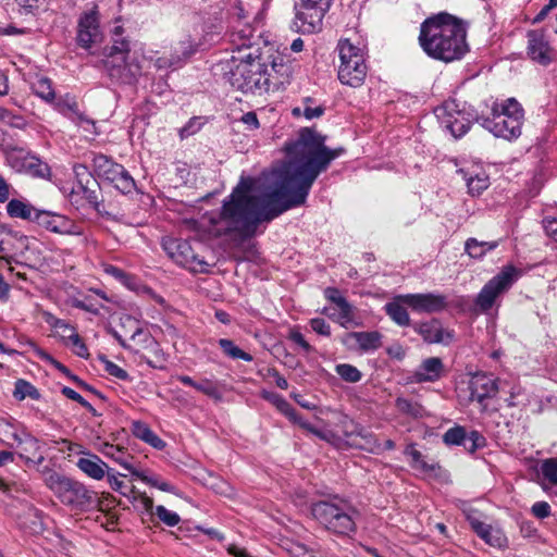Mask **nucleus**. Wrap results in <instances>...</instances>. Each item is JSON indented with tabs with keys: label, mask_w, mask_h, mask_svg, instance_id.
I'll use <instances>...</instances> for the list:
<instances>
[{
	"label": "nucleus",
	"mask_w": 557,
	"mask_h": 557,
	"mask_svg": "<svg viewBox=\"0 0 557 557\" xmlns=\"http://www.w3.org/2000/svg\"><path fill=\"white\" fill-rule=\"evenodd\" d=\"M324 141V136L302 128L296 140L286 144L287 160L271 172L270 186L264 187L261 180L242 176L220 211L206 212L198 221L186 220L185 227L201 239L248 237L259 223L304 205L318 176L344 152L342 148L330 149Z\"/></svg>",
	"instance_id": "f257e3e1"
},
{
	"label": "nucleus",
	"mask_w": 557,
	"mask_h": 557,
	"mask_svg": "<svg viewBox=\"0 0 557 557\" xmlns=\"http://www.w3.org/2000/svg\"><path fill=\"white\" fill-rule=\"evenodd\" d=\"M467 23L447 12L428 17L420 26L419 45L432 59L450 63L469 51Z\"/></svg>",
	"instance_id": "f03ea898"
},
{
	"label": "nucleus",
	"mask_w": 557,
	"mask_h": 557,
	"mask_svg": "<svg viewBox=\"0 0 557 557\" xmlns=\"http://www.w3.org/2000/svg\"><path fill=\"white\" fill-rule=\"evenodd\" d=\"M311 515L329 532L350 535L356 531V519L359 512L349 500L334 496L313 503Z\"/></svg>",
	"instance_id": "7ed1b4c3"
},
{
	"label": "nucleus",
	"mask_w": 557,
	"mask_h": 557,
	"mask_svg": "<svg viewBox=\"0 0 557 557\" xmlns=\"http://www.w3.org/2000/svg\"><path fill=\"white\" fill-rule=\"evenodd\" d=\"M523 120L521 104L515 98H508L495 101L491 114L481 119V125L496 137L513 140L521 135Z\"/></svg>",
	"instance_id": "20e7f679"
},
{
	"label": "nucleus",
	"mask_w": 557,
	"mask_h": 557,
	"mask_svg": "<svg viewBox=\"0 0 557 557\" xmlns=\"http://www.w3.org/2000/svg\"><path fill=\"white\" fill-rule=\"evenodd\" d=\"M258 49L240 57H233L235 63L230 71L231 85L245 94L263 95L269 92V83L264 77L263 62Z\"/></svg>",
	"instance_id": "39448f33"
},
{
	"label": "nucleus",
	"mask_w": 557,
	"mask_h": 557,
	"mask_svg": "<svg viewBox=\"0 0 557 557\" xmlns=\"http://www.w3.org/2000/svg\"><path fill=\"white\" fill-rule=\"evenodd\" d=\"M45 483L57 498L71 509L86 510L95 503V492L87 488L84 483L55 471H49L45 475Z\"/></svg>",
	"instance_id": "423d86ee"
},
{
	"label": "nucleus",
	"mask_w": 557,
	"mask_h": 557,
	"mask_svg": "<svg viewBox=\"0 0 557 557\" xmlns=\"http://www.w3.org/2000/svg\"><path fill=\"white\" fill-rule=\"evenodd\" d=\"M338 79L350 87L361 86L368 73L363 48L354 45L350 39H343L338 44Z\"/></svg>",
	"instance_id": "0eeeda50"
},
{
	"label": "nucleus",
	"mask_w": 557,
	"mask_h": 557,
	"mask_svg": "<svg viewBox=\"0 0 557 557\" xmlns=\"http://www.w3.org/2000/svg\"><path fill=\"white\" fill-rule=\"evenodd\" d=\"M333 0H293L294 18L290 27L302 35L317 34Z\"/></svg>",
	"instance_id": "6e6552de"
},
{
	"label": "nucleus",
	"mask_w": 557,
	"mask_h": 557,
	"mask_svg": "<svg viewBox=\"0 0 557 557\" xmlns=\"http://www.w3.org/2000/svg\"><path fill=\"white\" fill-rule=\"evenodd\" d=\"M521 275L522 271L512 264L503 267L499 273L482 287L475 298V306L483 312L488 311L498 297L507 293Z\"/></svg>",
	"instance_id": "1a4fd4ad"
},
{
	"label": "nucleus",
	"mask_w": 557,
	"mask_h": 557,
	"mask_svg": "<svg viewBox=\"0 0 557 557\" xmlns=\"http://www.w3.org/2000/svg\"><path fill=\"white\" fill-rule=\"evenodd\" d=\"M441 126L455 138L463 136L470 128L474 115L467 110L466 103L456 99L446 100L434 111Z\"/></svg>",
	"instance_id": "9d476101"
},
{
	"label": "nucleus",
	"mask_w": 557,
	"mask_h": 557,
	"mask_svg": "<svg viewBox=\"0 0 557 557\" xmlns=\"http://www.w3.org/2000/svg\"><path fill=\"white\" fill-rule=\"evenodd\" d=\"M262 397L274 405L277 410L285 414L293 423L299 425L307 434L327 443H334L336 436L332 431L318 428L307 420H304L301 417H298L290 405L277 393L263 389Z\"/></svg>",
	"instance_id": "9b49d317"
},
{
	"label": "nucleus",
	"mask_w": 557,
	"mask_h": 557,
	"mask_svg": "<svg viewBox=\"0 0 557 557\" xmlns=\"http://www.w3.org/2000/svg\"><path fill=\"white\" fill-rule=\"evenodd\" d=\"M94 162L99 175L111 182L122 194H131L135 190V181L123 165L103 154L96 156Z\"/></svg>",
	"instance_id": "f8f14e48"
},
{
	"label": "nucleus",
	"mask_w": 557,
	"mask_h": 557,
	"mask_svg": "<svg viewBox=\"0 0 557 557\" xmlns=\"http://www.w3.org/2000/svg\"><path fill=\"white\" fill-rule=\"evenodd\" d=\"M7 162L18 173L39 178H48L50 176L49 165L35 154L22 148L10 149L7 152Z\"/></svg>",
	"instance_id": "ddd939ff"
},
{
	"label": "nucleus",
	"mask_w": 557,
	"mask_h": 557,
	"mask_svg": "<svg viewBox=\"0 0 557 557\" xmlns=\"http://www.w3.org/2000/svg\"><path fill=\"white\" fill-rule=\"evenodd\" d=\"M101 38L98 5L92 3L77 21L76 40L79 47L89 49Z\"/></svg>",
	"instance_id": "4468645a"
},
{
	"label": "nucleus",
	"mask_w": 557,
	"mask_h": 557,
	"mask_svg": "<svg viewBox=\"0 0 557 557\" xmlns=\"http://www.w3.org/2000/svg\"><path fill=\"white\" fill-rule=\"evenodd\" d=\"M163 248L171 259L184 268H189L196 271L198 269L202 270V267L207 265V262L199 259L195 253L188 240L169 238L164 240Z\"/></svg>",
	"instance_id": "2eb2a0df"
},
{
	"label": "nucleus",
	"mask_w": 557,
	"mask_h": 557,
	"mask_svg": "<svg viewBox=\"0 0 557 557\" xmlns=\"http://www.w3.org/2000/svg\"><path fill=\"white\" fill-rule=\"evenodd\" d=\"M325 298L335 305L333 312H329L330 309L325 308L324 312L329 317L341 324L343 327H350L356 325L355 322V308L350 305L347 299L342 296L341 292L335 287H327L324 290Z\"/></svg>",
	"instance_id": "dca6fc26"
},
{
	"label": "nucleus",
	"mask_w": 557,
	"mask_h": 557,
	"mask_svg": "<svg viewBox=\"0 0 557 557\" xmlns=\"http://www.w3.org/2000/svg\"><path fill=\"white\" fill-rule=\"evenodd\" d=\"M39 226L61 235H82V227L65 215L50 211H39L35 221Z\"/></svg>",
	"instance_id": "f3484780"
},
{
	"label": "nucleus",
	"mask_w": 557,
	"mask_h": 557,
	"mask_svg": "<svg viewBox=\"0 0 557 557\" xmlns=\"http://www.w3.org/2000/svg\"><path fill=\"white\" fill-rule=\"evenodd\" d=\"M399 299L417 312H438L447 306L446 297L434 293L406 294L400 295Z\"/></svg>",
	"instance_id": "a211bd4d"
},
{
	"label": "nucleus",
	"mask_w": 557,
	"mask_h": 557,
	"mask_svg": "<svg viewBox=\"0 0 557 557\" xmlns=\"http://www.w3.org/2000/svg\"><path fill=\"white\" fill-rule=\"evenodd\" d=\"M529 58L542 65H548L555 58V50L546 35L540 30H530L527 35Z\"/></svg>",
	"instance_id": "6ab92c4d"
},
{
	"label": "nucleus",
	"mask_w": 557,
	"mask_h": 557,
	"mask_svg": "<svg viewBox=\"0 0 557 557\" xmlns=\"http://www.w3.org/2000/svg\"><path fill=\"white\" fill-rule=\"evenodd\" d=\"M345 436L347 444L351 447L371 454H381L383 451L382 444L377 441L376 436L364 426L355 425L351 431L345 433Z\"/></svg>",
	"instance_id": "aec40b11"
},
{
	"label": "nucleus",
	"mask_w": 557,
	"mask_h": 557,
	"mask_svg": "<svg viewBox=\"0 0 557 557\" xmlns=\"http://www.w3.org/2000/svg\"><path fill=\"white\" fill-rule=\"evenodd\" d=\"M263 71L269 83V92L287 84L292 76V66L285 62L283 57H275L270 64L263 62Z\"/></svg>",
	"instance_id": "412c9836"
},
{
	"label": "nucleus",
	"mask_w": 557,
	"mask_h": 557,
	"mask_svg": "<svg viewBox=\"0 0 557 557\" xmlns=\"http://www.w3.org/2000/svg\"><path fill=\"white\" fill-rule=\"evenodd\" d=\"M76 467L88 478L100 481L106 478L110 467L96 454L84 453V456L78 458Z\"/></svg>",
	"instance_id": "4be33fe9"
},
{
	"label": "nucleus",
	"mask_w": 557,
	"mask_h": 557,
	"mask_svg": "<svg viewBox=\"0 0 557 557\" xmlns=\"http://www.w3.org/2000/svg\"><path fill=\"white\" fill-rule=\"evenodd\" d=\"M58 110L67 115L76 125L83 128L85 132L89 134H98L96 122L84 113L79 112L78 106L75 101L72 102H58Z\"/></svg>",
	"instance_id": "5701e85b"
},
{
	"label": "nucleus",
	"mask_w": 557,
	"mask_h": 557,
	"mask_svg": "<svg viewBox=\"0 0 557 557\" xmlns=\"http://www.w3.org/2000/svg\"><path fill=\"white\" fill-rule=\"evenodd\" d=\"M255 27L248 22L234 21L231 32V41L240 52L242 49H251L255 38Z\"/></svg>",
	"instance_id": "b1692460"
},
{
	"label": "nucleus",
	"mask_w": 557,
	"mask_h": 557,
	"mask_svg": "<svg viewBox=\"0 0 557 557\" xmlns=\"http://www.w3.org/2000/svg\"><path fill=\"white\" fill-rule=\"evenodd\" d=\"M131 432L136 438L145 442L156 449H163L166 445L165 442L161 440L144 421H132Z\"/></svg>",
	"instance_id": "393cba45"
},
{
	"label": "nucleus",
	"mask_w": 557,
	"mask_h": 557,
	"mask_svg": "<svg viewBox=\"0 0 557 557\" xmlns=\"http://www.w3.org/2000/svg\"><path fill=\"white\" fill-rule=\"evenodd\" d=\"M459 173L466 181L471 195H480L490 185L488 176L483 171H469L461 169Z\"/></svg>",
	"instance_id": "a878e982"
},
{
	"label": "nucleus",
	"mask_w": 557,
	"mask_h": 557,
	"mask_svg": "<svg viewBox=\"0 0 557 557\" xmlns=\"http://www.w3.org/2000/svg\"><path fill=\"white\" fill-rule=\"evenodd\" d=\"M39 211L40 210L33 207L30 203L18 199H12L7 205V213L11 218H18L22 220L35 222Z\"/></svg>",
	"instance_id": "bb28decb"
},
{
	"label": "nucleus",
	"mask_w": 557,
	"mask_h": 557,
	"mask_svg": "<svg viewBox=\"0 0 557 557\" xmlns=\"http://www.w3.org/2000/svg\"><path fill=\"white\" fill-rule=\"evenodd\" d=\"M404 454L407 457L411 458L410 467L414 470H418L424 474H432L435 473L437 470L441 469L440 465L436 462L429 463L424 460L423 455L416 449L414 444H409L405 450Z\"/></svg>",
	"instance_id": "cd10ccee"
},
{
	"label": "nucleus",
	"mask_w": 557,
	"mask_h": 557,
	"mask_svg": "<svg viewBox=\"0 0 557 557\" xmlns=\"http://www.w3.org/2000/svg\"><path fill=\"white\" fill-rule=\"evenodd\" d=\"M101 453L106 457L119 463L125 470L129 471L131 474H133L134 470L136 469L132 463L133 456L129 455L123 447L113 444H104Z\"/></svg>",
	"instance_id": "c85d7f7f"
},
{
	"label": "nucleus",
	"mask_w": 557,
	"mask_h": 557,
	"mask_svg": "<svg viewBox=\"0 0 557 557\" xmlns=\"http://www.w3.org/2000/svg\"><path fill=\"white\" fill-rule=\"evenodd\" d=\"M30 87L33 92L46 102L54 100L55 94L48 77L36 74L30 78Z\"/></svg>",
	"instance_id": "c756f323"
},
{
	"label": "nucleus",
	"mask_w": 557,
	"mask_h": 557,
	"mask_svg": "<svg viewBox=\"0 0 557 557\" xmlns=\"http://www.w3.org/2000/svg\"><path fill=\"white\" fill-rule=\"evenodd\" d=\"M405 305L398 296L394 301L387 302L384 306L386 314L399 326L410 325V318Z\"/></svg>",
	"instance_id": "7c9ffc66"
},
{
	"label": "nucleus",
	"mask_w": 557,
	"mask_h": 557,
	"mask_svg": "<svg viewBox=\"0 0 557 557\" xmlns=\"http://www.w3.org/2000/svg\"><path fill=\"white\" fill-rule=\"evenodd\" d=\"M443 363L440 358L432 357L423 361L418 372L421 381H437L441 379Z\"/></svg>",
	"instance_id": "2f4dec72"
},
{
	"label": "nucleus",
	"mask_w": 557,
	"mask_h": 557,
	"mask_svg": "<svg viewBox=\"0 0 557 557\" xmlns=\"http://www.w3.org/2000/svg\"><path fill=\"white\" fill-rule=\"evenodd\" d=\"M363 351L376 350L381 347L382 335L379 332H354L350 334Z\"/></svg>",
	"instance_id": "473e14b6"
},
{
	"label": "nucleus",
	"mask_w": 557,
	"mask_h": 557,
	"mask_svg": "<svg viewBox=\"0 0 557 557\" xmlns=\"http://www.w3.org/2000/svg\"><path fill=\"white\" fill-rule=\"evenodd\" d=\"M122 60L124 61V67L122 71H117L116 73L112 72V76H117L122 82L132 84L136 82V79L141 74V65L135 60H127V54H121Z\"/></svg>",
	"instance_id": "72a5a7b5"
},
{
	"label": "nucleus",
	"mask_w": 557,
	"mask_h": 557,
	"mask_svg": "<svg viewBox=\"0 0 557 557\" xmlns=\"http://www.w3.org/2000/svg\"><path fill=\"white\" fill-rule=\"evenodd\" d=\"M416 330L428 343H441L443 341V330L437 320L421 323L417 325Z\"/></svg>",
	"instance_id": "f704fd0d"
},
{
	"label": "nucleus",
	"mask_w": 557,
	"mask_h": 557,
	"mask_svg": "<svg viewBox=\"0 0 557 557\" xmlns=\"http://www.w3.org/2000/svg\"><path fill=\"white\" fill-rule=\"evenodd\" d=\"M218 344L224 356L228 357L230 359L244 360L247 362L252 360V356L250 354L244 351L231 339L220 338Z\"/></svg>",
	"instance_id": "c9c22d12"
},
{
	"label": "nucleus",
	"mask_w": 557,
	"mask_h": 557,
	"mask_svg": "<svg viewBox=\"0 0 557 557\" xmlns=\"http://www.w3.org/2000/svg\"><path fill=\"white\" fill-rule=\"evenodd\" d=\"M21 451L18 453L20 457L25 459L26 462H35V458L37 457V461L41 462L44 457L38 454L39 445L38 441L34 437H26L23 442L20 443Z\"/></svg>",
	"instance_id": "e433bc0d"
},
{
	"label": "nucleus",
	"mask_w": 557,
	"mask_h": 557,
	"mask_svg": "<svg viewBox=\"0 0 557 557\" xmlns=\"http://www.w3.org/2000/svg\"><path fill=\"white\" fill-rule=\"evenodd\" d=\"M132 475L162 492L174 493L175 487L171 485L169 482L161 480L158 475H150L147 472L138 469H135Z\"/></svg>",
	"instance_id": "4c0bfd02"
},
{
	"label": "nucleus",
	"mask_w": 557,
	"mask_h": 557,
	"mask_svg": "<svg viewBox=\"0 0 557 557\" xmlns=\"http://www.w3.org/2000/svg\"><path fill=\"white\" fill-rule=\"evenodd\" d=\"M396 408L399 412L412 418H421L425 414V410L421 404L405 397H398L396 399Z\"/></svg>",
	"instance_id": "58836bf2"
},
{
	"label": "nucleus",
	"mask_w": 557,
	"mask_h": 557,
	"mask_svg": "<svg viewBox=\"0 0 557 557\" xmlns=\"http://www.w3.org/2000/svg\"><path fill=\"white\" fill-rule=\"evenodd\" d=\"M103 271L104 273L114 277L116 281H119L121 284H123L129 289H134L137 287V280L134 275L126 273L125 271L113 264H103Z\"/></svg>",
	"instance_id": "ea45409f"
},
{
	"label": "nucleus",
	"mask_w": 557,
	"mask_h": 557,
	"mask_svg": "<svg viewBox=\"0 0 557 557\" xmlns=\"http://www.w3.org/2000/svg\"><path fill=\"white\" fill-rule=\"evenodd\" d=\"M198 44L195 42L189 36L182 39L173 47V54L181 57V66L197 51Z\"/></svg>",
	"instance_id": "a19ab883"
},
{
	"label": "nucleus",
	"mask_w": 557,
	"mask_h": 557,
	"mask_svg": "<svg viewBox=\"0 0 557 557\" xmlns=\"http://www.w3.org/2000/svg\"><path fill=\"white\" fill-rule=\"evenodd\" d=\"M124 29L122 26L117 25L112 29V40L113 45L111 47L110 55L113 58L115 54H128L129 52V41L122 37Z\"/></svg>",
	"instance_id": "79ce46f5"
},
{
	"label": "nucleus",
	"mask_w": 557,
	"mask_h": 557,
	"mask_svg": "<svg viewBox=\"0 0 557 557\" xmlns=\"http://www.w3.org/2000/svg\"><path fill=\"white\" fill-rule=\"evenodd\" d=\"M99 368L104 371L108 375L125 381L128 379L127 372L119 364L109 360L106 356H100L98 359Z\"/></svg>",
	"instance_id": "37998d69"
},
{
	"label": "nucleus",
	"mask_w": 557,
	"mask_h": 557,
	"mask_svg": "<svg viewBox=\"0 0 557 557\" xmlns=\"http://www.w3.org/2000/svg\"><path fill=\"white\" fill-rule=\"evenodd\" d=\"M466 429L460 425L448 429L443 435V442L448 446L463 445L466 447Z\"/></svg>",
	"instance_id": "c03bdc74"
},
{
	"label": "nucleus",
	"mask_w": 557,
	"mask_h": 557,
	"mask_svg": "<svg viewBox=\"0 0 557 557\" xmlns=\"http://www.w3.org/2000/svg\"><path fill=\"white\" fill-rule=\"evenodd\" d=\"M37 356L47 364L63 373L66 379L76 381V383H83L82 381H77L76 376L73 375L64 364L55 360L51 355H49L45 350L37 349Z\"/></svg>",
	"instance_id": "a18cd8bd"
},
{
	"label": "nucleus",
	"mask_w": 557,
	"mask_h": 557,
	"mask_svg": "<svg viewBox=\"0 0 557 557\" xmlns=\"http://www.w3.org/2000/svg\"><path fill=\"white\" fill-rule=\"evenodd\" d=\"M69 341L64 344L66 347H69L73 354L76 356L88 359L89 358V351L88 348L83 341V338L79 336L78 333H71Z\"/></svg>",
	"instance_id": "49530a36"
},
{
	"label": "nucleus",
	"mask_w": 557,
	"mask_h": 557,
	"mask_svg": "<svg viewBox=\"0 0 557 557\" xmlns=\"http://www.w3.org/2000/svg\"><path fill=\"white\" fill-rule=\"evenodd\" d=\"M336 373L342 380L356 383L361 380V372L354 366L348 363H341L335 367Z\"/></svg>",
	"instance_id": "de8ad7c7"
},
{
	"label": "nucleus",
	"mask_w": 557,
	"mask_h": 557,
	"mask_svg": "<svg viewBox=\"0 0 557 557\" xmlns=\"http://www.w3.org/2000/svg\"><path fill=\"white\" fill-rule=\"evenodd\" d=\"M151 61L153 62V65L158 70H175L177 67H181V57L178 54H171L158 57L156 59L151 58Z\"/></svg>",
	"instance_id": "09e8293b"
},
{
	"label": "nucleus",
	"mask_w": 557,
	"mask_h": 557,
	"mask_svg": "<svg viewBox=\"0 0 557 557\" xmlns=\"http://www.w3.org/2000/svg\"><path fill=\"white\" fill-rule=\"evenodd\" d=\"M154 515L168 527H175L181 521V518L176 512L166 509L162 505L156 506Z\"/></svg>",
	"instance_id": "8fccbe9b"
},
{
	"label": "nucleus",
	"mask_w": 557,
	"mask_h": 557,
	"mask_svg": "<svg viewBox=\"0 0 557 557\" xmlns=\"http://www.w3.org/2000/svg\"><path fill=\"white\" fill-rule=\"evenodd\" d=\"M121 476H123V474L111 468L109 469L108 474H106L110 487L113 491L119 492L121 495L126 496L128 493V486L121 480Z\"/></svg>",
	"instance_id": "3c124183"
},
{
	"label": "nucleus",
	"mask_w": 557,
	"mask_h": 557,
	"mask_svg": "<svg viewBox=\"0 0 557 557\" xmlns=\"http://www.w3.org/2000/svg\"><path fill=\"white\" fill-rule=\"evenodd\" d=\"M290 396L306 409H315L321 406V399L317 395L292 392Z\"/></svg>",
	"instance_id": "603ef678"
},
{
	"label": "nucleus",
	"mask_w": 557,
	"mask_h": 557,
	"mask_svg": "<svg viewBox=\"0 0 557 557\" xmlns=\"http://www.w3.org/2000/svg\"><path fill=\"white\" fill-rule=\"evenodd\" d=\"M541 473L552 484H557V459L550 458L543 461Z\"/></svg>",
	"instance_id": "864d4df0"
},
{
	"label": "nucleus",
	"mask_w": 557,
	"mask_h": 557,
	"mask_svg": "<svg viewBox=\"0 0 557 557\" xmlns=\"http://www.w3.org/2000/svg\"><path fill=\"white\" fill-rule=\"evenodd\" d=\"M486 544L494 546V547H502L506 543V537L503 534L502 531L495 530L490 525L487 528V531L485 532V535L481 537Z\"/></svg>",
	"instance_id": "5fc2aeb1"
},
{
	"label": "nucleus",
	"mask_w": 557,
	"mask_h": 557,
	"mask_svg": "<svg viewBox=\"0 0 557 557\" xmlns=\"http://www.w3.org/2000/svg\"><path fill=\"white\" fill-rule=\"evenodd\" d=\"M13 396L17 400H23L26 397L38 400L40 398V394L35 385H15V389L13 391Z\"/></svg>",
	"instance_id": "6e6d98bb"
},
{
	"label": "nucleus",
	"mask_w": 557,
	"mask_h": 557,
	"mask_svg": "<svg viewBox=\"0 0 557 557\" xmlns=\"http://www.w3.org/2000/svg\"><path fill=\"white\" fill-rule=\"evenodd\" d=\"M498 386L499 385H496V384L490 385V389L486 393H480V392H478V389L471 388L470 400H472V401L476 400L479 404L484 405V401L486 398L497 397L498 403H499L502 400V397L498 396V394H499Z\"/></svg>",
	"instance_id": "4d7b16f0"
},
{
	"label": "nucleus",
	"mask_w": 557,
	"mask_h": 557,
	"mask_svg": "<svg viewBox=\"0 0 557 557\" xmlns=\"http://www.w3.org/2000/svg\"><path fill=\"white\" fill-rule=\"evenodd\" d=\"M485 437L478 431H471L467 434L466 449L469 453H474L476 449L485 446Z\"/></svg>",
	"instance_id": "13d9d810"
},
{
	"label": "nucleus",
	"mask_w": 557,
	"mask_h": 557,
	"mask_svg": "<svg viewBox=\"0 0 557 557\" xmlns=\"http://www.w3.org/2000/svg\"><path fill=\"white\" fill-rule=\"evenodd\" d=\"M302 104H304V116L307 120L320 117L324 113V108L322 106H312L313 100L311 98H306L304 100Z\"/></svg>",
	"instance_id": "bf43d9fd"
},
{
	"label": "nucleus",
	"mask_w": 557,
	"mask_h": 557,
	"mask_svg": "<svg viewBox=\"0 0 557 557\" xmlns=\"http://www.w3.org/2000/svg\"><path fill=\"white\" fill-rule=\"evenodd\" d=\"M197 391L206 394L207 396L213 398L214 400H221L222 398V387L224 385H191Z\"/></svg>",
	"instance_id": "052dcab7"
},
{
	"label": "nucleus",
	"mask_w": 557,
	"mask_h": 557,
	"mask_svg": "<svg viewBox=\"0 0 557 557\" xmlns=\"http://www.w3.org/2000/svg\"><path fill=\"white\" fill-rule=\"evenodd\" d=\"M531 512L539 519H544L550 516L552 509L547 502H536L531 507Z\"/></svg>",
	"instance_id": "680f3d73"
},
{
	"label": "nucleus",
	"mask_w": 557,
	"mask_h": 557,
	"mask_svg": "<svg viewBox=\"0 0 557 557\" xmlns=\"http://www.w3.org/2000/svg\"><path fill=\"white\" fill-rule=\"evenodd\" d=\"M466 252L474 259H481L484 257L482 247L478 245L476 238H468L465 244Z\"/></svg>",
	"instance_id": "e2e57ef3"
},
{
	"label": "nucleus",
	"mask_w": 557,
	"mask_h": 557,
	"mask_svg": "<svg viewBox=\"0 0 557 557\" xmlns=\"http://www.w3.org/2000/svg\"><path fill=\"white\" fill-rule=\"evenodd\" d=\"M288 338L293 343L298 345L306 354H309L313 350L312 346L305 339L304 335L297 330H292L289 332Z\"/></svg>",
	"instance_id": "0e129e2a"
},
{
	"label": "nucleus",
	"mask_w": 557,
	"mask_h": 557,
	"mask_svg": "<svg viewBox=\"0 0 557 557\" xmlns=\"http://www.w3.org/2000/svg\"><path fill=\"white\" fill-rule=\"evenodd\" d=\"M310 326L319 335H323V336H330L331 335V327L326 323V321L324 319H322V318H313V319H311L310 320Z\"/></svg>",
	"instance_id": "69168bd1"
},
{
	"label": "nucleus",
	"mask_w": 557,
	"mask_h": 557,
	"mask_svg": "<svg viewBox=\"0 0 557 557\" xmlns=\"http://www.w3.org/2000/svg\"><path fill=\"white\" fill-rule=\"evenodd\" d=\"M242 122L247 126L248 129H258L260 126L257 114L252 111L245 113L242 116Z\"/></svg>",
	"instance_id": "338daca9"
},
{
	"label": "nucleus",
	"mask_w": 557,
	"mask_h": 557,
	"mask_svg": "<svg viewBox=\"0 0 557 557\" xmlns=\"http://www.w3.org/2000/svg\"><path fill=\"white\" fill-rule=\"evenodd\" d=\"M544 230L548 237L557 242V219L545 220Z\"/></svg>",
	"instance_id": "774afa93"
}]
</instances>
